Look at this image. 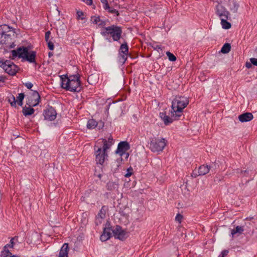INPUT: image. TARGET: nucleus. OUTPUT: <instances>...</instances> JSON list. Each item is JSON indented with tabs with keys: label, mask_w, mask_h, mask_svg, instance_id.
<instances>
[{
	"label": "nucleus",
	"mask_w": 257,
	"mask_h": 257,
	"mask_svg": "<svg viewBox=\"0 0 257 257\" xmlns=\"http://www.w3.org/2000/svg\"><path fill=\"white\" fill-rule=\"evenodd\" d=\"M50 34H51V33H50V31H47L46 33V34H45V39H46V42L50 41L49 40V39L50 38Z\"/></svg>",
	"instance_id": "obj_43"
},
{
	"label": "nucleus",
	"mask_w": 257,
	"mask_h": 257,
	"mask_svg": "<svg viewBox=\"0 0 257 257\" xmlns=\"http://www.w3.org/2000/svg\"><path fill=\"white\" fill-rule=\"evenodd\" d=\"M127 54L119 53V62L122 64H124L127 59Z\"/></svg>",
	"instance_id": "obj_28"
},
{
	"label": "nucleus",
	"mask_w": 257,
	"mask_h": 257,
	"mask_svg": "<svg viewBox=\"0 0 257 257\" xmlns=\"http://www.w3.org/2000/svg\"><path fill=\"white\" fill-rule=\"evenodd\" d=\"M49 57H50L53 56V53L52 52H49L48 54Z\"/></svg>",
	"instance_id": "obj_52"
},
{
	"label": "nucleus",
	"mask_w": 257,
	"mask_h": 257,
	"mask_svg": "<svg viewBox=\"0 0 257 257\" xmlns=\"http://www.w3.org/2000/svg\"><path fill=\"white\" fill-rule=\"evenodd\" d=\"M14 238H12L11 239L10 244H7L4 247H5L6 248H8V247L13 248L14 245Z\"/></svg>",
	"instance_id": "obj_35"
},
{
	"label": "nucleus",
	"mask_w": 257,
	"mask_h": 257,
	"mask_svg": "<svg viewBox=\"0 0 257 257\" xmlns=\"http://www.w3.org/2000/svg\"><path fill=\"white\" fill-rule=\"evenodd\" d=\"M228 253V251L227 250H224L222 251L221 254L219 256V257H225L227 255Z\"/></svg>",
	"instance_id": "obj_39"
},
{
	"label": "nucleus",
	"mask_w": 257,
	"mask_h": 257,
	"mask_svg": "<svg viewBox=\"0 0 257 257\" xmlns=\"http://www.w3.org/2000/svg\"><path fill=\"white\" fill-rule=\"evenodd\" d=\"M112 231L115 238H118L120 240L124 239L128 236L127 232L123 230L119 226H116L112 230Z\"/></svg>",
	"instance_id": "obj_13"
},
{
	"label": "nucleus",
	"mask_w": 257,
	"mask_h": 257,
	"mask_svg": "<svg viewBox=\"0 0 257 257\" xmlns=\"http://www.w3.org/2000/svg\"><path fill=\"white\" fill-rule=\"evenodd\" d=\"M166 55L168 57V59L171 61H175L176 60V57L170 52H167Z\"/></svg>",
	"instance_id": "obj_31"
},
{
	"label": "nucleus",
	"mask_w": 257,
	"mask_h": 257,
	"mask_svg": "<svg viewBox=\"0 0 257 257\" xmlns=\"http://www.w3.org/2000/svg\"><path fill=\"white\" fill-rule=\"evenodd\" d=\"M24 97H25V95H24V93H20L19 94V96H18V98H18V100L23 101V100L24 98Z\"/></svg>",
	"instance_id": "obj_41"
},
{
	"label": "nucleus",
	"mask_w": 257,
	"mask_h": 257,
	"mask_svg": "<svg viewBox=\"0 0 257 257\" xmlns=\"http://www.w3.org/2000/svg\"><path fill=\"white\" fill-rule=\"evenodd\" d=\"M15 32L9 27L5 26L0 28V42L5 44L6 47L14 48L15 46L13 40L16 38Z\"/></svg>",
	"instance_id": "obj_4"
},
{
	"label": "nucleus",
	"mask_w": 257,
	"mask_h": 257,
	"mask_svg": "<svg viewBox=\"0 0 257 257\" xmlns=\"http://www.w3.org/2000/svg\"><path fill=\"white\" fill-rule=\"evenodd\" d=\"M130 149V145L126 142H121L117 146V149L115 151V156L116 157L120 156L121 158L123 157L125 160H127L129 154L126 152Z\"/></svg>",
	"instance_id": "obj_8"
},
{
	"label": "nucleus",
	"mask_w": 257,
	"mask_h": 257,
	"mask_svg": "<svg viewBox=\"0 0 257 257\" xmlns=\"http://www.w3.org/2000/svg\"><path fill=\"white\" fill-rule=\"evenodd\" d=\"M18 103L19 105L22 106L23 105V101L18 100Z\"/></svg>",
	"instance_id": "obj_50"
},
{
	"label": "nucleus",
	"mask_w": 257,
	"mask_h": 257,
	"mask_svg": "<svg viewBox=\"0 0 257 257\" xmlns=\"http://www.w3.org/2000/svg\"><path fill=\"white\" fill-rule=\"evenodd\" d=\"M40 98V95L37 91H32L27 97V104L29 106H35L39 104Z\"/></svg>",
	"instance_id": "obj_10"
},
{
	"label": "nucleus",
	"mask_w": 257,
	"mask_h": 257,
	"mask_svg": "<svg viewBox=\"0 0 257 257\" xmlns=\"http://www.w3.org/2000/svg\"><path fill=\"white\" fill-rule=\"evenodd\" d=\"M122 31L120 27L115 25L104 28L101 32V35L106 36L110 34L114 41H118L120 37Z\"/></svg>",
	"instance_id": "obj_6"
},
{
	"label": "nucleus",
	"mask_w": 257,
	"mask_h": 257,
	"mask_svg": "<svg viewBox=\"0 0 257 257\" xmlns=\"http://www.w3.org/2000/svg\"><path fill=\"white\" fill-rule=\"evenodd\" d=\"M95 158L97 163L99 164H103L105 160L107 159L108 155L106 152L102 150V148L98 147L97 149L95 151Z\"/></svg>",
	"instance_id": "obj_12"
},
{
	"label": "nucleus",
	"mask_w": 257,
	"mask_h": 257,
	"mask_svg": "<svg viewBox=\"0 0 257 257\" xmlns=\"http://www.w3.org/2000/svg\"><path fill=\"white\" fill-rule=\"evenodd\" d=\"M12 56H10L12 59H14L17 57L22 58L23 60L28 61L29 62L33 63L35 62L36 53L33 51H29L27 47H21L17 50H14L11 51Z\"/></svg>",
	"instance_id": "obj_5"
},
{
	"label": "nucleus",
	"mask_w": 257,
	"mask_h": 257,
	"mask_svg": "<svg viewBox=\"0 0 257 257\" xmlns=\"http://www.w3.org/2000/svg\"><path fill=\"white\" fill-rule=\"evenodd\" d=\"M107 141L108 143H111L112 145L113 144V139H112V137L111 136H110L108 138V140H107Z\"/></svg>",
	"instance_id": "obj_47"
},
{
	"label": "nucleus",
	"mask_w": 257,
	"mask_h": 257,
	"mask_svg": "<svg viewBox=\"0 0 257 257\" xmlns=\"http://www.w3.org/2000/svg\"><path fill=\"white\" fill-rule=\"evenodd\" d=\"M250 61L252 64L257 66V58H251L250 59Z\"/></svg>",
	"instance_id": "obj_38"
},
{
	"label": "nucleus",
	"mask_w": 257,
	"mask_h": 257,
	"mask_svg": "<svg viewBox=\"0 0 257 257\" xmlns=\"http://www.w3.org/2000/svg\"><path fill=\"white\" fill-rule=\"evenodd\" d=\"M4 80H5L4 77H3L2 76H0V81L4 82Z\"/></svg>",
	"instance_id": "obj_51"
},
{
	"label": "nucleus",
	"mask_w": 257,
	"mask_h": 257,
	"mask_svg": "<svg viewBox=\"0 0 257 257\" xmlns=\"http://www.w3.org/2000/svg\"><path fill=\"white\" fill-rule=\"evenodd\" d=\"M231 49V46L230 44L229 43H225L224 44V45L222 46L220 52L223 53V54H227L229 53V52L230 51Z\"/></svg>",
	"instance_id": "obj_23"
},
{
	"label": "nucleus",
	"mask_w": 257,
	"mask_h": 257,
	"mask_svg": "<svg viewBox=\"0 0 257 257\" xmlns=\"http://www.w3.org/2000/svg\"><path fill=\"white\" fill-rule=\"evenodd\" d=\"M211 169V167L207 165L200 166L197 170H194L192 174V176L196 177L198 176L205 175L207 174Z\"/></svg>",
	"instance_id": "obj_14"
},
{
	"label": "nucleus",
	"mask_w": 257,
	"mask_h": 257,
	"mask_svg": "<svg viewBox=\"0 0 257 257\" xmlns=\"http://www.w3.org/2000/svg\"><path fill=\"white\" fill-rule=\"evenodd\" d=\"M101 2L104 4L103 8L105 10L109 9L107 0H101Z\"/></svg>",
	"instance_id": "obj_34"
},
{
	"label": "nucleus",
	"mask_w": 257,
	"mask_h": 257,
	"mask_svg": "<svg viewBox=\"0 0 257 257\" xmlns=\"http://www.w3.org/2000/svg\"><path fill=\"white\" fill-rule=\"evenodd\" d=\"M9 102L10 103L11 106H16V98L14 96H12L9 98Z\"/></svg>",
	"instance_id": "obj_32"
},
{
	"label": "nucleus",
	"mask_w": 257,
	"mask_h": 257,
	"mask_svg": "<svg viewBox=\"0 0 257 257\" xmlns=\"http://www.w3.org/2000/svg\"><path fill=\"white\" fill-rule=\"evenodd\" d=\"M238 119H239L240 121H241V115H239L238 116Z\"/></svg>",
	"instance_id": "obj_53"
},
{
	"label": "nucleus",
	"mask_w": 257,
	"mask_h": 257,
	"mask_svg": "<svg viewBox=\"0 0 257 257\" xmlns=\"http://www.w3.org/2000/svg\"><path fill=\"white\" fill-rule=\"evenodd\" d=\"M218 3L216 6L215 13L221 20V25L224 29H228L231 27V24L227 21L229 17V13L225 8L227 3L226 0H213Z\"/></svg>",
	"instance_id": "obj_1"
},
{
	"label": "nucleus",
	"mask_w": 257,
	"mask_h": 257,
	"mask_svg": "<svg viewBox=\"0 0 257 257\" xmlns=\"http://www.w3.org/2000/svg\"><path fill=\"white\" fill-rule=\"evenodd\" d=\"M84 2L88 5H91L92 4V0H84Z\"/></svg>",
	"instance_id": "obj_48"
},
{
	"label": "nucleus",
	"mask_w": 257,
	"mask_h": 257,
	"mask_svg": "<svg viewBox=\"0 0 257 257\" xmlns=\"http://www.w3.org/2000/svg\"><path fill=\"white\" fill-rule=\"evenodd\" d=\"M173 120H176L174 118H173L171 116L170 117L169 116H164L163 121L165 125H168L169 124L173 122Z\"/></svg>",
	"instance_id": "obj_26"
},
{
	"label": "nucleus",
	"mask_w": 257,
	"mask_h": 257,
	"mask_svg": "<svg viewBox=\"0 0 257 257\" xmlns=\"http://www.w3.org/2000/svg\"><path fill=\"white\" fill-rule=\"evenodd\" d=\"M188 103L189 100L187 97L176 96L172 102L171 116L175 119H178L182 114L183 110Z\"/></svg>",
	"instance_id": "obj_2"
},
{
	"label": "nucleus",
	"mask_w": 257,
	"mask_h": 257,
	"mask_svg": "<svg viewBox=\"0 0 257 257\" xmlns=\"http://www.w3.org/2000/svg\"><path fill=\"white\" fill-rule=\"evenodd\" d=\"M56 111L52 107L48 108L44 112L45 118L49 120H54L56 117Z\"/></svg>",
	"instance_id": "obj_15"
},
{
	"label": "nucleus",
	"mask_w": 257,
	"mask_h": 257,
	"mask_svg": "<svg viewBox=\"0 0 257 257\" xmlns=\"http://www.w3.org/2000/svg\"><path fill=\"white\" fill-rule=\"evenodd\" d=\"M241 230V227L237 226L235 229H233L231 232V235L232 237H234L235 235L239 236L240 234V231Z\"/></svg>",
	"instance_id": "obj_25"
},
{
	"label": "nucleus",
	"mask_w": 257,
	"mask_h": 257,
	"mask_svg": "<svg viewBox=\"0 0 257 257\" xmlns=\"http://www.w3.org/2000/svg\"><path fill=\"white\" fill-rule=\"evenodd\" d=\"M102 143H103V147L102 150L103 151L106 152L107 150H108L111 146H112V144L111 143H108L107 140L105 139L102 140Z\"/></svg>",
	"instance_id": "obj_24"
},
{
	"label": "nucleus",
	"mask_w": 257,
	"mask_h": 257,
	"mask_svg": "<svg viewBox=\"0 0 257 257\" xmlns=\"http://www.w3.org/2000/svg\"><path fill=\"white\" fill-rule=\"evenodd\" d=\"M105 217V211L102 207L96 216L95 224L96 225L102 224L104 222Z\"/></svg>",
	"instance_id": "obj_16"
},
{
	"label": "nucleus",
	"mask_w": 257,
	"mask_h": 257,
	"mask_svg": "<svg viewBox=\"0 0 257 257\" xmlns=\"http://www.w3.org/2000/svg\"><path fill=\"white\" fill-rule=\"evenodd\" d=\"M108 10L109 12H110L111 13L116 14L117 16H118L119 13H118V11H116L115 9H112L109 7V9Z\"/></svg>",
	"instance_id": "obj_40"
},
{
	"label": "nucleus",
	"mask_w": 257,
	"mask_h": 257,
	"mask_svg": "<svg viewBox=\"0 0 257 257\" xmlns=\"http://www.w3.org/2000/svg\"><path fill=\"white\" fill-rule=\"evenodd\" d=\"M167 144V141L163 138H153L150 142V148L154 152H162Z\"/></svg>",
	"instance_id": "obj_7"
},
{
	"label": "nucleus",
	"mask_w": 257,
	"mask_h": 257,
	"mask_svg": "<svg viewBox=\"0 0 257 257\" xmlns=\"http://www.w3.org/2000/svg\"><path fill=\"white\" fill-rule=\"evenodd\" d=\"M97 25L99 27L102 28L106 25V23H105V22L101 21L100 20V22L99 23H98V24Z\"/></svg>",
	"instance_id": "obj_44"
},
{
	"label": "nucleus",
	"mask_w": 257,
	"mask_h": 257,
	"mask_svg": "<svg viewBox=\"0 0 257 257\" xmlns=\"http://www.w3.org/2000/svg\"><path fill=\"white\" fill-rule=\"evenodd\" d=\"M160 117L163 120L164 116H166L167 115L163 112H161L160 113Z\"/></svg>",
	"instance_id": "obj_49"
},
{
	"label": "nucleus",
	"mask_w": 257,
	"mask_h": 257,
	"mask_svg": "<svg viewBox=\"0 0 257 257\" xmlns=\"http://www.w3.org/2000/svg\"><path fill=\"white\" fill-rule=\"evenodd\" d=\"M123 160V158L114 156L113 160L108 166V169L112 173L116 172L122 165Z\"/></svg>",
	"instance_id": "obj_11"
},
{
	"label": "nucleus",
	"mask_w": 257,
	"mask_h": 257,
	"mask_svg": "<svg viewBox=\"0 0 257 257\" xmlns=\"http://www.w3.org/2000/svg\"><path fill=\"white\" fill-rule=\"evenodd\" d=\"M61 86L63 88L70 91L79 92L81 90L79 75H71L69 77L61 76Z\"/></svg>",
	"instance_id": "obj_3"
},
{
	"label": "nucleus",
	"mask_w": 257,
	"mask_h": 257,
	"mask_svg": "<svg viewBox=\"0 0 257 257\" xmlns=\"http://www.w3.org/2000/svg\"><path fill=\"white\" fill-rule=\"evenodd\" d=\"M68 251H69L68 244L67 243H65L63 244V245L61 247L58 257H68Z\"/></svg>",
	"instance_id": "obj_18"
},
{
	"label": "nucleus",
	"mask_w": 257,
	"mask_h": 257,
	"mask_svg": "<svg viewBox=\"0 0 257 257\" xmlns=\"http://www.w3.org/2000/svg\"><path fill=\"white\" fill-rule=\"evenodd\" d=\"M0 66L11 75H15L18 71L17 66L13 62L8 60H0Z\"/></svg>",
	"instance_id": "obj_9"
},
{
	"label": "nucleus",
	"mask_w": 257,
	"mask_h": 257,
	"mask_svg": "<svg viewBox=\"0 0 257 257\" xmlns=\"http://www.w3.org/2000/svg\"><path fill=\"white\" fill-rule=\"evenodd\" d=\"M245 66L247 68H250L252 66V63L250 62H247L245 64Z\"/></svg>",
	"instance_id": "obj_46"
},
{
	"label": "nucleus",
	"mask_w": 257,
	"mask_h": 257,
	"mask_svg": "<svg viewBox=\"0 0 257 257\" xmlns=\"http://www.w3.org/2000/svg\"><path fill=\"white\" fill-rule=\"evenodd\" d=\"M253 118V115L251 113L247 112L242 114V122L248 121Z\"/></svg>",
	"instance_id": "obj_22"
},
{
	"label": "nucleus",
	"mask_w": 257,
	"mask_h": 257,
	"mask_svg": "<svg viewBox=\"0 0 257 257\" xmlns=\"http://www.w3.org/2000/svg\"><path fill=\"white\" fill-rule=\"evenodd\" d=\"M127 173L124 175L125 177H129L133 174V169L130 167L127 169Z\"/></svg>",
	"instance_id": "obj_33"
},
{
	"label": "nucleus",
	"mask_w": 257,
	"mask_h": 257,
	"mask_svg": "<svg viewBox=\"0 0 257 257\" xmlns=\"http://www.w3.org/2000/svg\"><path fill=\"white\" fill-rule=\"evenodd\" d=\"M107 187L109 189L112 190L115 189L117 187V184L115 182H109L107 184Z\"/></svg>",
	"instance_id": "obj_30"
},
{
	"label": "nucleus",
	"mask_w": 257,
	"mask_h": 257,
	"mask_svg": "<svg viewBox=\"0 0 257 257\" xmlns=\"http://www.w3.org/2000/svg\"><path fill=\"white\" fill-rule=\"evenodd\" d=\"M48 46L50 50H53L54 49V45L53 43L51 41H48Z\"/></svg>",
	"instance_id": "obj_37"
},
{
	"label": "nucleus",
	"mask_w": 257,
	"mask_h": 257,
	"mask_svg": "<svg viewBox=\"0 0 257 257\" xmlns=\"http://www.w3.org/2000/svg\"><path fill=\"white\" fill-rule=\"evenodd\" d=\"M182 219V216L180 214H177L175 217L176 220L178 221L179 222H181Z\"/></svg>",
	"instance_id": "obj_42"
},
{
	"label": "nucleus",
	"mask_w": 257,
	"mask_h": 257,
	"mask_svg": "<svg viewBox=\"0 0 257 257\" xmlns=\"http://www.w3.org/2000/svg\"><path fill=\"white\" fill-rule=\"evenodd\" d=\"M25 85L28 89H31L33 86V84L31 82L26 83Z\"/></svg>",
	"instance_id": "obj_45"
},
{
	"label": "nucleus",
	"mask_w": 257,
	"mask_h": 257,
	"mask_svg": "<svg viewBox=\"0 0 257 257\" xmlns=\"http://www.w3.org/2000/svg\"><path fill=\"white\" fill-rule=\"evenodd\" d=\"M97 124L98 123L95 120L93 119H89L87 122V127L88 129L94 128L95 127L97 126Z\"/></svg>",
	"instance_id": "obj_21"
},
{
	"label": "nucleus",
	"mask_w": 257,
	"mask_h": 257,
	"mask_svg": "<svg viewBox=\"0 0 257 257\" xmlns=\"http://www.w3.org/2000/svg\"><path fill=\"white\" fill-rule=\"evenodd\" d=\"M77 18L78 19H81V20H83L84 18L83 17L84 15V14L81 11H78L77 13Z\"/></svg>",
	"instance_id": "obj_36"
},
{
	"label": "nucleus",
	"mask_w": 257,
	"mask_h": 257,
	"mask_svg": "<svg viewBox=\"0 0 257 257\" xmlns=\"http://www.w3.org/2000/svg\"><path fill=\"white\" fill-rule=\"evenodd\" d=\"M111 229L109 228H105L102 234L100 236V240L105 241L108 240L111 236Z\"/></svg>",
	"instance_id": "obj_17"
},
{
	"label": "nucleus",
	"mask_w": 257,
	"mask_h": 257,
	"mask_svg": "<svg viewBox=\"0 0 257 257\" xmlns=\"http://www.w3.org/2000/svg\"><path fill=\"white\" fill-rule=\"evenodd\" d=\"M157 48L158 49H161V47L159 46H157Z\"/></svg>",
	"instance_id": "obj_54"
},
{
	"label": "nucleus",
	"mask_w": 257,
	"mask_h": 257,
	"mask_svg": "<svg viewBox=\"0 0 257 257\" xmlns=\"http://www.w3.org/2000/svg\"><path fill=\"white\" fill-rule=\"evenodd\" d=\"M32 106H30V107H24L23 109V113L25 115H29L34 113V109L32 107Z\"/></svg>",
	"instance_id": "obj_20"
},
{
	"label": "nucleus",
	"mask_w": 257,
	"mask_h": 257,
	"mask_svg": "<svg viewBox=\"0 0 257 257\" xmlns=\"http://www.w3.org/2000/svg\"><path fill=\"white\" fill-rule=\"evenodd\" d=\"M1 257H18L16 255H12L7 248L4 247V250L1 252Z\"/></svg>",
	"instance_id": "obj_19"
},
{
	"label": "nucleus",
	"mask_w": 257,
	"mask_h": 257,
	"mask_svg": "<svg viewBox=\"0 0 257 257\" xmlns=\"http://www.w3.org/2000/svg\"><path fill=\"white\" fill-rule=\"evenodd\" d=\"M120 52L119 53L127 54L128 53V47L126 44H122L120 48Z\"/></svg>",
	"instance_id": "obj_27"
},
{
	"label": "nucleus",
	"mask_w": 257,
	"mask_h": 257,
	"mask_svg": "<svg viewBox=\"0 0 257 257\" xmlns=\"http://www.w3.org/2000/svg\"><path fill=\"white\" fill-rule=\"evenodd\" d=\"M91 21L93 24L97 25L100 22V19L98 16H93L91 18Z\"/></svg>",
	"instance_id": "obj_29"
}]
</instances>
